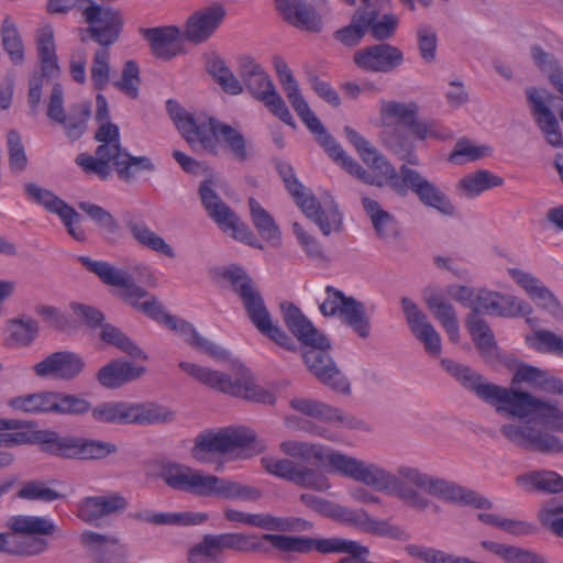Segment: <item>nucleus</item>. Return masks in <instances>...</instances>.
Segmentation results:
<instances>
[{
	"label": "nucleus",
	"mask_w": 563,
	"mask_h": 563,
	"mask_svg": "<svg viewBox=\"0 0 563 563\" xmlns=\"http://www.w3.org/2000/svg\"><path fill=\"white\" fill-rule=\"evenodd\" d=\"M383 126L379 131L382 145L400 161L417 166L416 143L407 132L418 141L427 139L445 140L452 132L433 120H420L415 102L385 101L380 107Z\"/></svg>",
	"instance_id": "f257e3e1"
},
{
	"label": "nucleus",
	"mask_w": 563,
	"mask_h": 563,
	"mask_svg": "<svg viewBox=\"0 0 563 563\" xmlns=\"http://www.w3.org/2000/svg\"><path fill=\"white\" fill-rule=\"evenodd\" d=\"M280 310L288 330L307 347L302 357L309 371L333 390L349 394L350 384L329 354L330 340L294 303L284 302Z\"/></svg>",
	"instance_id": "f03ea898"
},
{
	"label": "nucleus",
	"mask_w": 563,
	"mask_h": 563,
	"mask_svg": "<svg viewBox=\"0 0 563 563\" xmlns=\"http://www.w3.org/2000/svg\"><path fill=\"white\" fill-rule=\"evenodd\" d=\"M101 144L96 148L95 156L81 153L76 157V164L86 173L95 174L106 180L111 175L112 163L118 177L131 181L140 172H154L155 165L147 156H133L122 147L119 126L110 121L102 122L95 134Z\"/></svg>",
	"instance_id": "7ed1b4c3"
},
{
	"label": "nucleus",
	"mask_w": 563,
	"mask_h": 563,
	"mask_svg": "<svg viewBox=\"0 0 563 563\" xmlns=\"http://www.w3.org/2000/svg\"><path fill=\"white\" fill-rule=\"evenodd\" d=\"M158 477L172 489L195 496H214L222 499L257 500L262 493L258 488L205 474L185 464L166 462L162 464Z\"/></svg>",
	"instance_id": "20e7f679"
},
{
	"label": "nucleus",
	"mask_w": 563,
	"mask_h": 563,
	"mask_svg": "<svg viewBox=\"0 0 563 563\" xmlns=\"http://www.w3.org/2000/svg\"><path fill=\"white\" fill-rule=\"evenodd\" d=\"M444 369L453 376L463 388L473 393L478 399L489 405L498 406V413L506 412L519 419H530L538 398L528 391L515 390L486 382L483 375L470 366L460 364L450 358L441 361Z\"/></svg>",
	"instance_id": "39448f33"
},
{
	"label": "nucleus",
	"mask_w": 563,
	"mask_h": 563,
	"mask_svg": "<svg viewBox=\"0 0 563 563\" xmlns=\"http://www.w3.org/2000/svg\"><path fill=\"white\" fill-rule=\"evenodd\" d=\"M332 462L335 464V472L378 492L393 495L412 509L423 511L432 505V501L419 490L406 485L407 481L400 475V465L391 473L378 464L365 463L345 454L335 456Z\"/></svg>",
	"instance_id": "423d86ee"
},
{
	"label": "nucleus",
	"mask_w": 563,
	"mask_h": 563,
	"mask_svg": "<svg viewBox=\"0 0 563 563\" xmlns=\"http://www.w3.org/2000/svg\"><path fill=\"white\" fill-rule=\"evenodd\" d=\"M82 16L88 27L81 31V42H86V35L99 44L91 65V81L97 90H104L110 81V52L108 47L114 44L121 34L123 26L122 14L111 7H102L90 1L82 9Z\"/></svg>",
	"instance_id": "0eeeda50"
},
{
	"label": "nucleus",
	"mask_w": 563,
	"mask_h": 563,
	"mask_svg": "<svg viewBox=\"0 0 563 563\" xmlns=\"http://www.w3.org/2000/svg\"><path fill=\"white\" fill-rule=\"evenodd\" d=\"M223 277L230 283L232 290L242 301L243 308L251 323L279 346L295 351V341L273 322L272 316L265 305L264 298L252 277L240 266L231 265Z\"/></svg>",
	"instance_id": "6e6552de"
},
{
	"label": "nucleus",
	"mask_w": 563,
	"mask_h": 563,
	"mask_svg": "<svg viewBox=\"0 0 563 563\" xmlns=\"http://www.w3.org/2000/svg\"><path fill=\"white\" fill-rule=\"evenodd\" d=\"M563 418V411L556 401L537 400L532 417L526 423H505L500 427L501 434L516 446L542 454H559L563 452V441L556 435L542 432L534 427L541 422L551 429Z\"/></svg>",
	"instance_id": "1a4fd4ad"
},
{
	"label": "nucleus",
	"mask_w": 563,
	"mask_h": 563,
	"mask_svg": "<svg viewBox=\"0 0 563 563\" xmlns=\"http://www.w3.org/2000/svg\"><path fill=\"white\" fill-rule=\"evenodd\" d=\"M77 260L88 272L98 276L104 285L120 288L119 298L125 303L165 324V316L170 314L164 310L162 302L139 286L125 269L118 268L107 261H96L86 255H80Z\"/></svg>",
	"instance_id": "9d476101"
},
{
	"label": "nucleus",
	"mask_w": 563,
	"mask_h": 563,
	"mask_svg": "<svg viewBox=\"0 0 563 563\" xmlns=\"http://www.w3.org/2000/svg\"><path fill=\"white\" fill-rule=\"evenodd\" d=\"M262 539L283 552L308 553L316 550L321 554H346L336 563H368L369 550L361 543L343 538H310L265 533Z\"/></svg>",
	"instance_id": "9b49d317"
},
{
	"label": "nucleus",
	"mask_w": 563,
	"mask_h": 563,
	"mask_svg": "<svg viewBox=\"0 0 563 563\" xmlns=\"http://www.w3.org/2000/svg\"><path fill=\"white\" fill-rule=\"evenodd\" d=\"M384 178L387 180V186L399 197L404 198L412 191L426 207L433 208L446 217L455 214V207L445 192L418 170L407 166V163L402 164L398 170L393 166Z\"/></svg>",
	"instance_id": "f8f14e48"
},
{
	"label": "nucleus",
	"mask_w": 563,
	"mask_h": 563,
	"mask_svg": "<svg viewBox=\"0 0 563 563\" xmlns=\"http://www.w3.org/2000/svg\"><path fill=\"white\" fill-rule=\"evenodd\" d=\"M34 442L47 454L70 460H102L118 452V446L108 441L81 437H62L56 431L34 432Z\"/></svg>",
	"instance_id": "ddd939ff"
},
{
	"label": "nucleus",
	"mask_w": 563,
	"mask_h": 563,
	"mask_svg": "<svg viewBox=\"0 0 563 563\" xmlns=\"http://www.w3.org/2000/svg\"><path fill=\"white\" fill-rule=\"evenodd\" d=\"M179 367L200 383L231 396L263 405H274L276 401L274 393L255 385L245 376L232 380L225 373L189 362H180Z\"/></svg>",
	"instance_id": "4468645a"
},
{
	"label": "nucleus",
	"mask_w": 563,
	"mask_h": 563,
	"mask_svg": "<svg viewBox=\"0 0 563 563\" xmlns=\"http://www.w3.org/2000/svg\"><path fill=\"white\" fill-rule=\"evenodd\" d=\"M239 75L242 78L243 88L245 87L254 99L263 102L265 107L284 123L292 128L296 126L295 120L285 101L260 64L251 57L242 58Z\"/></svg>",
	"instance_id": "2eb2a0df"
},
{
	"label": "nucleus",
	"mask_w": 563,
	"mask_h": 563,
	"mask_svg": "<svg viewBox=\"0 0 563 563\" xmlns=\"http://www.w3.org/2000/svg\"><path fill=\"white\" fill-rule=\"evenodd\" d=\"M199 196L209 218L213 220L224 233H230L233 239L255 249L263 250L264 246L256 235L221 199L209 180L200 184Z\"/></svg>",
	"instance_id": "dca6fc26"
},
{
	"label": "nucleus",
	"mask_w": 563,
	"mask_h": 563,
	"mask_svg": "<svg viewBox=\"0 0 563 563\" xmlns=\"http://www.w3.org/2000/svg\"><path fill=\"white\" fill-rule=\"evenodd\" d=\"M324 291L327 297L319 306L321 314L327 318L340 316L354 333L367 339L371 334V322L364 303L330 285Z\"/></svg>",
	"instance_id": "f3484780"
},
{
	"label": "nucleus",
	"mask_w": 563,
	"mask_h": 563,
	"mask_svg": "<svg viewBox=\"0 0 563 563\" xmlns=\"http://www.w3.org/2000/svg\"><path fill=\"white\" fill-rule=\"evenodd\" d=\"M286 189L295 199L297 206L311 219L324 235H330L332 231L336 232L342 227V216L330 195L323 198L324 208L317 201L316 197L306 192L305 186L297 177L285 183Z\"/></svg>",
	"instance_id": "a211bd4d"
},
{
	"label": "nucleus",
	"mask_w": 563,
	"mask_h": 563,
	"mask_svg": "<svg viewBox=\"0 0 563 563\" xmlns=\"http://www.w3.org/2000/svg\"><path fill=\"white\" fill-rule=\"evenodd\" d=\"M253 430L245 427L227 428L219 432H203L197 435L191 455L199 462H208L207 453L227 454L236 449L251 448L255 441Z\"/></svg>",
	"instance_id": "6ab92c4d"
},
{
	"label": "nucleus",
	"mask_w": 563,
	"mask_h": 563,
	"mask_svg": "<svg viewBox=\"0 0 563 563\" xmlns=\"http://www.w3.org/2000/svg\"><path fill=\"white\" fill-rule=\"evenodd\" d=\"M261 463L269 474L299 487L316 492H324L330 487L325 475L312 467L297 464L294 460L265 456L262 457Z\"/></svg>",
	"instance_id": "aec40b11"
},
{
	"label": "nucleus",
	"mask_w": 563,
	"mask_h": 563,
	"mask_svg": "<svg viewBox=\"0 0 563 563\" xmlns=\"http://www.w3.org/2000/svg\"><path fill=\"white\" fill-rule=\"evenodd\" d=\"M90 113L91 104L82 103L71 108L67 115L64 109L63 87L60 84L53 86L47 107V117L53 122L63 125L65 134L70 141H77L85 134Z\"/></svg>",
	"instance_id": "412c9836"
},
{
	"label": "nucleus",
	"mask_w": 563,
	"mask_h": 563,
	"mask_svg": "<svg viewBox=\"0 0 563 563\" xmlns=\"http://www.w3.org/2000/svg\"><path fill=\"white\" fill-rule=\"evenodd\" d=\"M526 97L530 107L531 115L541 131L545 142L554 147H563V134L559 121L549 107L553 96L545 89L529 87L526 89Z\"/></svg>",
	"instance_id": "4be33fe9"
},
{
	"label": "nucleus",
	"mask_w": 563,
	"mask_h": 563,
	"mask_svg": "<svg viewBox=\"0 0 563 563\" xmlns=\"http://www.w3.org/2000/svg\"><path fill=\"white\" fill-rule=\"evenodd\" d=\"M404 60L402 51L388 43L372 44L353 54V63L365 73L390 74L398 69Z\"/></svg>",
	"instance_id": "5701e85b"
},
{
	"label": "nucleus",
	"mask_w": 563,
	"mask_h": 563,
	"mask_svg": "<svg viewBox=\"0 0 563 563\" xmlns=\"http://www.w3.org/2000/svg\"><path fill=\"white\" fill-rule=\"evenodd\" d=\"M84 357L70 350H60L45 356L33 366L40 378L69 382L76 379L85 369Z\"/></svg>",
	"instance_id": "b1692460"
},
{
	"label": "nucleus",
	"mask_w": 563,
	"mask_h": 563,
	"mask_svg": "<svg viewBox=\"0 0 563 563\" xmlns=\"http://www.w3.org/2000/svg\"><path fill=\"white\" fill-rule=\"evenodd\" d=\"M400 475L405 478L406 485L415 489H421L427 494L446 503L457 504L463 486L423 473L420 468L409 465H400Z\"/></svg>",
	"instance_id": "393cba45"
},
{
	"label": "nucleus",
	"mask_w": 563,
	"mask_h": 563,
	"mask_svg": "<svg viewBox=\"0 0 563 563\" xmlns=\"http://www.w3.org/2000/svg\"><path fill=\"white\" fill-rule=\"evenodd\" d=\"M79 542L96 563H125L128 560V550L115 536L85 530Z\"/></svg>",
	"instance_id": "a878e982"
},
{
	"label": "nucleus",
	"mask_w": 563,
	"mask_h": 563,
	"mask_svg": "<svg viewBox=\"0 0 563 563\" xmlns=\"http://www.w3.org/2000/svg\"><path fill=\"white\" fill-rule=\"evenodd\" d=\"M408 327L415 338L423 343L424 350L432 356H439L441 353V338L434 327L429 322L417 303L411 299L404 297L400 300Z\"/></svg>",
	"instance_id": "bb28decb"
},
{
	"label": "nucleus",
	"mask_w": 563,
	"mask_h": 563,
	"mask_svg": "<svg viewBox=\"0 0 563 563\" xmlns=\"http://www.w3.org/2000/svg\"><path fill=\"white\" fill-rule=\"evenodd\" d=\"M220 120L214 117H208L203 120L199 118H186L178 123V131L190 144L194 151H206L217 155V129Z\"/></svg>",
	"instance_id": "cd10ccee"
},
{
	"label": "nucleus",
	"mask_w": 563,
	"mask_h": 563,
	"mask_svg": "<svg viewBox=\"0 0 563 563\" xmlns=\"http://www.w3.org/2000/svg\"><path fill=\"white\" fill-rule=\"evenodd\" d=\"M507 271L538 307L547 310L556 320L563 321V307L540 279L520 268H508Z\"/></svg>",
	"instance_id": "c85d7f7f"
},
{
	"label": "nucleus",
	"mask_w": 563,
	"mask_h": 563,
	"mask_svg": "<svg viewBox=\"0 0 563 563\" xmlns=\"http://www.w3.org/2000/svg\"><path fill=\"white\" fill-rule=\"evenodd\" d=\"M128 506L125 498L117 493L82 498L78 504V517L86 523L100 526V521Z\"/></svg>",
	"instance_id": "c756f323"
},
{
	"label": "nucleus",
	"mask_w": 563,
	"mask_h": 563,
	"mask_svg": "<svg viewBox=\"0 0 563 563\" xmlns=\"http://www.w3.org/2000/svg\"><path fill=\"white\" fill-rule=\"evenodd\" d=\"M290 406L303 415L328 422H336L341 427L356 430L368 429L363 420L351 415H344L340 409L331 407L321 401L296 398L290 401Z\"/></svg>",
	"instance_id": "7c9ffc66"
},
{
	"label": "nucleus",
	"mask_w": 563,
	"mask_h": 563,
	"mask_svg": "<svg viewBox=\"0 0 563 563\" xmlns=\"http://www.w3.org/2000/svg\"><path fill=\"white\" fill-rule=\"evenodd\" d=\"M224 15L225 9L218 3L196 11L187 21L184 37L194 44L203 43L219 27Z\"/></svg>",
	"instance_id": "2f4dec72"
},
{
	"label": "nucleus",
	"mask_w": 563,
	"mask_h": 563,
	"mask_svg": "<svg viewBox=\"0 0 563 563\" xmlns=\"http://www.w3.org/2000/svg\"><path fill=\"white\" fill-rule=\"evenodd\" d=\"M156 58L169 60L177 56L181 46V32L176 25L140 29Z\"/></svg>",
	"instance_id": "473e14b6"
},
{
	"label": "nucleus",
	"mask_w": 563,
	"mask_h": 563,
	"mask_svg": "<svg viewBox=\"0 0 563 563\" xmlns=\"http://www.w3.org/2000/svg\"><path fill=\"white\" fill-rule=\"evenodd\" d=\"M275 3L283 19L291 25L313 33L321 32L322 19L306 0H275Z\"/></svg>",
	"instance_id": "72a5a7b5"
},
{
	"label": "nucleus",
	"mask_w": 563,
	"mask_h": 563,
	"mask_svg": "<svg viewBox=\"0 0 563 563\" xmlns=\"http://www.w3.org/2000/svg\"><path fill=\"white\" fill-rule=\"evenodd\" d=\"M12 532H8L14 537L9 547L16 549L23 543L32 539H41L35 536H52L55 532V525L52 520L40 516H14L9 521ZM43 541H45L43 539Z\"/></svg>",
	"instance_id": "f704fd0d"
},
{
	"label": "nucleus",
	"mask_w": 563,
	"mask_h": 563,
	"mask_svg": "<svg viewBox=\"0 0 563 563\" xmlns=\"http://www.w3.org/2000/svg\"><path fill=\"white\" fill-rule=\"evenodd\" d=\"M280 451L292 459L300 460L305 464L330 466L334 472L335 464L332 460L335 456H342V453L324 445L295 440L283 441L280 443Z\"/></svg>",
	"instance_id": "c9c22d12"
},
{
	"label": "nucleus",
	"mask_w": 563,
	"mask_h": 563,
	"mask_svg": "<svg viewBox=\"0 0 563 563\" xmlns=\"http://www.w3.org/2000/svg\"><path fill=\"white\" fill-rule=\"evenodd\" d=\"M144 373L145 367L143 366H134L126 361L113 360L99 368L97 380L106 388L115 389L140 378Z\"/></svg>",
	"instance_id": "e433bc0d"
},
{
	"label": "nucleus",
	"mask_w": 563,
	"mask_h": 563,
	"mask_svg": "<svg viewBox=\"0 0 563 563\" xmlns=\"http://www.w3.org/2000/svg\"><path fill=\"white\" fill-rule=\"evenodd\" d=\"M515 482L528 493H563V476L551 470L542 468L523 473L516 476Z\"/></svg>",
	"instance_id": "4c0bfd02"
},
{
	"label": "nucleus",
	"mask_w": 563,
	"mask_h": 563,
	"mask_svg": "<svg viewBox=\"0 0 563 563\" xmlns=\"http://www.w3.org/2000/svg\"><path fill=\"white\" fill-rule=\"evenodd\" d=\"M362 206L379 239L391 241L398 238V221L391 213L385 211L376 200L368 197H362Z\"/></svg>",
	"instance_id": "58836bf2"
},
{
	"label": "nucleus",
	"mask_w": 563,
	"mask_h": 563,
	"mask_svg": "<svg viewBox=\"0 0 563 563\" xmlns=\"http://www.w3.org/2000/svg\"><path fill=\"white\" fill-rule=\"evenodd\" d=\"M346 140L355 147L365 164L377 169L383 177L387 175L391 163L369 142L353 128L346 125L343 129Z\"/></svg>",
	"instance_id": "ea45409f"
},
{
	"label": "nucleus",
	"mask_w": 563,
	"mask_h": 563,
	"mask_svg": "<svg viewBox=\"0 0 563 563\" xmlns=\"http://www.w3.org/2000/svg\"><path fill=\"white\" fill-rule=\"evenodd\" d=\"M366 34L373 40L384 42L391 38L398 26V18L395 14L386 13L380 16L379 11L367 4L362 8Z\"/></svg>",
	"instance_id": "a19ab883"
},
{
	"label": "nucleus",
	"mask_w": 563,
	"mask_h": 563,
	"mask_svg": "<svg viewBox=\"0 0 563 563\" xmlns=\"http://www.w3.org/2000/svg\"><path fill=\"white\" fill-rule=\"evenodd\" d=\"M9 406L30 415H55L56 391H40L13 397Z\"/></svg>",
	"instance_id": "79ce46f5"
},
{
	"label": "nucleus",
	"mask_w": 563,
	"mask_h": 563,
	"mask_svg": "<svg viewBox=\"0 0 563 563\" xmlns=\"http://www.w3.org/2000/svg\"><path fill=\"white\" fill-rule=\"evenodd\" d=\"M466 325L482 356L490 362L497 357V344L488 323L477 313H470Z\"/></svg>",
	"instance_id": "37998d69"
},
{
	"label": "nucleus",
	"mask_w": 563,
	"mask_h": 563,
	"mask_svg": "<svg viewBox=\"0 0 563 563\" xmlns=\"http://www.w3.org/2000/svg\"><path fill=\"white\" fill-rule=\"evenodd\" d=\"M424 301L428 308L434 312V317L446 331L452 342H457L460 338V328L453 306L437 292L424 295Z\"/></svg>",
	"instance_id": "c03bdc74"
},
{
	"label": "nucleus",
	"mask_w": 563,
	"mask_h": 563,
	"mask_svg": "<svg viewBox=\"0 0 563 563\" xmlns=\"http://www.w3.org/2000/svg\"><path fill=\"white\" fill-rule=\"evenodd\" d=\"M176 415L166 406L155 402H131V424L150 426L169 423Z\"/></svg>",
	"instance_id": "a18cd8bd"
},
{
	"label": "nucleus",
	"mask_w": 563,
	"mask_h": 563,
	"mask_svg": "<svg viewBox=\"0 0 563 563\" xmlns=\"http://www.w3.org/2000/svg\"><path fill=\"white\" fill-rule=\"evenodd\" d=\"M290 103L298 117L314 135L317 142L324 148V151L327 152L329 147L333 146L336 141L327 132L325 128L310 109L302 95L292 99Z\"/></svg>",
	"instance_id": "49530a36"
},
{
	"label": "nucleus",
	"mask_w": 563,
	"mask_h": 563,
	"mask_svg": "<svg viewBox=\"0 0 563 563\" xmlns=\"http://www.w3.org/2000/svg\"><path fill=\"white\" fill-rule=\"evenodd\" d=\"M503 184L504 179L501 177L494 175L489 170L481 169L462 177L456 188L465 197L474 198L488 189L500 187Z\"/></svg>",
	"instance_id": "de8ad7c7"
},
{
	"label": "nucleus",
	"mask_w": 563,
	"mask_h": 563,
	"mask_svg": "<svg viewBox=\"0 0 563 563\" xmlns=\"http://www.w3.org/2000/svg\"><path fill=\"white\" fill-rule=\"evenodd\" d=\"M252 222L258 234L273 246L280 244L282 233L274 218L255 198L249 199Z\"/></svg>",
	"instance_id": "09e8293b"
},
{
	"label": "nucleus",
	"mask_w": 563,
	"mask_h": 563,
	"mask_svg": "<svg viewBox=\"0 0 563 563\" xmlns=\"http://www.w3.org/2000/svg\"><path fill=\"white\" fill-rule=\"evenodd\" d=\"M78 208L98 225L107 241H117L121 234V227L119 221L108 210L87 201L79 202Z\"/></svg>",
	"instance_id": "8fccbe9b"
},
{
	"label": "nucleus",
	"mask_w": 563,
	"mask_h": 563,
	"mask_svg": "<svg viewBox=\"0 0 563 563\" xmlns=\"http://www.w3.org/2000/svg\"><path fill=\"white\" fill-rule=\"evenodd\" d=\"M126 228L134 240L144 247L173 258L175 252L163 238L156 234L144 221H129Z\"/></svg>",
	"instance_id": "3c124183"
},
{
	"label": "nucleus",
	"mask_w": 563,
	"mask_h": 563,
	"mask_svg": "<svg viewBox=\"0 0 563 563\" xmlns=\"http://www.w3.org/2000/svg\"><path fill=\"white\" fill-rule=\"evenodd\" d=\"M136 518L157 526H192L207 521L205 512H153L144 511L136 515Z\"/></svg>",
	"instance_id": "603ef678"
},
{
	"label": "nucleus",
	"mask_w": 563,
	"mask_h": 563,
	"mask_svg": "<svg viewBox=\"0 0 563 563\" xmlns=\"http://www.w3.org/2000/svg\"><path fill=\"white\" fill-rule=\"evenodd\" d=\"M91 417L99 423L131 424V402H102L95 408L91 407Z\"/></svg>",
	"instance_id": "864d4df0"
},
{
	"label": "nucleus",
	"mask_w": 563,
	"mask_h": 563,
	"mask_svg": "<svg viewBox=\"0 0 563 563\" xmlns=\"http://www.w3.org/2000/svg\"><path fill=\"white\" fill-rule=\"evenodd\" d=\"M99 335L104 343L115 346L133 358L143 361L148 358L147 354L134 341L111 323H103Z\"/></svg>",
	"instance_id": "5fc2aeb1"
},
{
	"label": "nucleus",
	"mask_w": 563,
	"mask_h": 563,
	"mask_svg": "<svg viewBox=\"0 0 563 563\" xmlns=\"http://www.w3.org/2000/svg\"><path fill=\"white\" fill-rule=\"evenodd\" d=\"M1 42L4 52L14 65H21L24 59V44L16 24L10 16H5L1 24Z\"/></svg>",
	"instance_id": "6e6d98bb"
},
{
	"label": "nucleus",
	"mask_w": 563,
	"mask_h": 563,
	"mask_svg": "<svg viewBox=\"0 0 563 563\" xmlns=\"http://www.w3.org/2000/svg\"><path fill=\"white\" fill-rule=\"evenodd\" d=\"M216 129L217 153L219 152V144L222 143L229 148L238 162H245L249 159L250 155L247 153L246 140L239 130L221 121Z\"/></svg>",
	"instance_id": "4d7b16f0"
},
{
	"label": "nucleus",
	"mask_w": 563,
	"mask_h": 563,
	"mask_svg": "<svg viewBox=\"0 0 563 563\" xmlns=\"http://www.w3.org/2000/svg\"><path fill=\"white\" fill-rule=\"evenodd\" d=\"M56 484L57 481L55 479L49 482L29 481L22 485L18 496L25 500L52 503L64 497L62 493L54 488Z\"/></svg>",
	"instance_id": "13d9d810"
},
{
	"label": "nucleus",
	"mask_w": 563,
	"mask_h": 563,
	"mask_svg": "<svg viewBox=\"0 0 563 563\" xmlns=\"http://www.w3.org/2000/svg\"><path fill=\"white\" fill-rule=\"evenodd\" d=\"M8 344L15 347H25L33 343L38 334V323L32 318L12 319L9 321Z\"/></svg>",
	"instance_id": "bf43d9fd"
},
{
	"label": "nucleus",
	"mask_w": 563,
	"mask_h": 563,
	"mask_svg": "<svg viewBox=\"0 0 563 563\" xmlns=\"http://www.w3.org/2000/svg\"><path fill=\"white\" fill-rule=\"evenodd\" d=\"M531 57L538 68L547 74L551 85L559 91L558 81L563 82V70L553 54L545 52L541 46L531 47Z\"/></svg>",
	"instance_id": "052dcab7"
},
{
	"label": "nucleus",
	"mask_w": 563,
	"mask_h": 563,
	"mask_svg": "<svg viewBox=\"0 0 563 563\" xmlns=\"http://www.w3.org/2000/svg\"><path fill=\"white\" fill-rule=\"evenodd\" d=\"M7 147L11 173L15 175L24 173L27 168L29 158L21 135L16 130H10L7 133Z\"/></svg>",
	"instance_id": "680f3d73"
},
{
	"label": "nucleus",
	"mask_w": 563,
	"mask_h": 563,
	"mask_svg": "<svg viewBox=\"0 0 563 563\" xmlns=\"http://www.w3.org/2000/svg\"><path fill=\"white\" fill-rule=\"evenodd\" d=\"M301 520L297 518L275 517L269 514H250L249 526L272 531H296Z\"/></svg>",
	"instance_id": "e2e57ef3"
},
{
	"label": "nucleus",
	"mask_w": 563,
	"mask_h": 563,
	"mask_svg": "<svg viewBox=\"0 0 563 563\" xmlns=\"http://www.w3.org/2000/svg\"><path fill=\"white\" fill-rule=\"evenodd\" d=\"M365 34L366 27L362 8H358L353 14L350 24L335 31L333 37L344 46L353 47L361 43Z\"/></svg>",
	"instance_id": "0e129e2a"
},
{
	"label": "nucleus",
	"mask_w": 563,
	"mask_h": 563,
	"mask_svg": "<svg viewBox=\"0 0 563 563\" xmlns=\"http://www.w3.org/2000/svg\"><path fill=\"white\" fill-rule=\"evenodd\" d=\"M91 411V402L86 398L62 391H56L55 415L81 416Z\"/></svg>",
	"instance_id": "69168bd1"
},
{
	"label": "nucleus",
	"mask_w": 563,
	"mask_h": 563,
	"mask_svg": "<svg viewBox=\"0 0 563 563\" xmlns=\"http://www.w3.org/2000/svg\"><path fill=\"white\" fill-rule=\"evenodd\" d=\"M527 344L541 353L555 354L563 358V339L548 330H538L526 338Z\"/></svg>",
	"instance_id": "338daca9"
},
{
	"label": "nucleus",
	"mask_w": 563,
	"mask_h": 563,
	"mask_svg": "<svg viewBox=\"0 0 563 563\" xmlns=\"http://www.w3.org/2000/svg\"><path fill=\"white\" fill-rule=\"evenodd\" d=\"M563 497L548 500L539 512V519L543 527L554 534L563 538Z\"/></svg>",
	"instance_id": "774afa93"
}]
</instances>
